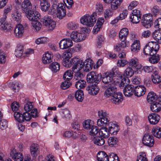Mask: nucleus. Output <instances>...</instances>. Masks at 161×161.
Wrapping results in <instances>:
<instances>
[{"mask_svg":"<svg viewBox=\"0 0 161 161\" xmlns=\"http://www.w3.org/2000/svg\"><path fill=\"white\" fill-rule=\"evenodd\" d=\"M107 3H111V8L112 9L116 10L120 6L123 0H103Z\"/></svg>","mask_w":161,"mask_h":161,"instance_id":"obj_22","label":"nucleus"},{"mask_svg":"<svg viewBox=\"0 0 161 161\" xmlns=\"http://www.w3.org/2000/svg\"><path fill=\"white\" fill-rule=\"evenodd\" d=\"M114 74L113 73L107 72L103 76L102 80L105 84L108 83L109 85H112L111 83L113 80V77Z\"/></svg>","mask_w":161,"mask_h":161,"instance_id":"obj_18","label":"nucleus"},{"mask_svg":"<svg viewBox=\"0 0 161 161\" xmlns=\"http://www.w3.org/2000/svg\"><path fill=\"white\" fill-rule=\"evenodd\" d=\"M30 152L31 156L36 157L39 153L38 147L37 144H32L30 147Z\"/></svg>","mask_w":161,"mask_h":161,"instance_id":"obj_39","label":"nucleus"},{"mask_svg":"<svg viewBox=\"0 0 161 161\" xmlns=\"http://www.w3.org/2000/svg\"><path fill=\"white\" fill-rule=\"evenodd\" d=\"M98 84H91L86 88L88 93L91 95H95L97 94L99 90V87L97 86Z\"/></svg>","mask_w":161,"mask_h":161,"instance_id":"obj_15","label":"nucleus"},{"mask_svg":"<svg viewBox=\"0 0 161 161\" xmlns=\"http://www.w3.org/2000/svg\"><path fill=\"white\" fill-rule=\"evenodd\" d=\"M140 48V42L138 40H135L131 46V51L135 53L138 52Z\"/></svg>","mask_w":161,"mask_h":161,"instance_id":"obj_31","label":"nucleus"},{"mask_svg":"<svg viewBox=\"0 0 161 161\" xmlns=\"http://www.w3.org/2000/svg\"><path fill=\"white\" fill-rule=\"evenodd\" d=\"M108 145L111 147H116L118 143V139L114 136L110 137L108 139Z\"/></svg>","mask_w":161,"mask_h":161,"instance_id":"obj_41","label":"nucleus"},{"mask_svg":"<svg viewBox=\"0 0 161 161\" xmlns=\"http://www.w3.org/2000/svg\"><path fill=\"white\" fill-rule=\"evenodd\" d=\"M151 57L149 58V62L153 64H156L160 60V58L158 55L156 53L152 55H150Z\"/></svg>","mask_w":161,"mask_h":161,"instance_id":"obj_48","label":"nucleus"},{"mask_svg":"<svg viewBox=\"0 0 161 161\" xmlns=\"http://www.w3.org/2000/svg\"><path fill=\"white\" fill-rule=\"evenodd\" d=\"M73 73L71 70H68L64 75L63 78L65 80L69 81L73 77Z\"/></svg>","mask_w":161,"mask_h":161,"instance_id":"obj_55","label":"nucleus"},{"mask_svg":"<svg viewBox=\"0 0 161 161\" xmlns=\"http://www.w3.org/2000/svg\"><path fill=\"white\" fill-rule=\"evenodd\" d=\"M60 68V65L57 62H53L50 65L49 68L54 72H57L59 70Z\"/></svg>","mask_w":161,"mask_h":161,"instance_id":"obj_47","label":"nucleus"},{"mask_svg":"<svg viewBox=\"0 0 161 161\" xmlns=\"http://www.w3.org/2000/svg\"><path fill=\"white\" fill-rule=\"evenodd\" d=\"M98 115L99 118L97 121V125L98 126H105L108 125L109 121V114L105 111L100 110L98 112Z\"/></svg>","mask_w":161,"mask_h":161,"instance_id":"obj_2","label":"nucleus"},{"mask_svg":"<svg viewBox=\"0 0 161 161\" xmlns=\"http://www.w3.org/2000/svg\"><path fill=\"white\" fill-rule=\"evenodd\" d=\"M141 16L142 13L140 11L136 9L132 11L130 19L133 23L137 24L140 21Z\"/></svg>","mask_w":161,"mask_h":161,"instance_id":"obj_9","label":"nucleus"},{"mask_svg":"<svg viewBox=\"0 0 161 161\" xmlns=\"http://www.w3.org/2000/svg\"><path fill=\"white\" fill-rule=\"evenodd\" d=\"M153 137L148 133L145 134L142 138V143L145 145L151 147L154 143Z\"/></svg>","mask_w":161,"mask_h":161,"instance_id":"obj_8","label":"nucleus"},{"mask_svg":"<svg viewBox=\"0 0 161 161\" xmlns=\"http://www.w3.org/2000/svg\"><path fill=\"white\" fill-rule=\"evenodd\" d=\"M150 108L153 112H158L161 110V103L157 101L151 104Z\"/></svg>","mask_w":161,"mask_h":161,"instance_id":"obj_34","label":"nucleus"},{"mask_svg":"<svg viewBox=\"0 0 161 161\" xmlns=\"http://www.w3.org/2000/svg\"><path fill=\"white\" fill-rule=\"evenodd\" d=\"M10 84L11 86V88L13 90L14 92L18 91L19 90V84L16 82H13L10 83Z\"/></svg>","mask_w":161,"mask_h":161,"instance_id":"obj_61","label":"nucleus"},{"mask_svg":"<svg viewBox=\"0 0 161 161\" xmlns=\"http://www.w3.org/2000/svg\"><path fill=\"white\" fill-rule=\"evenodd\" d=\"M76 99L79 102H82L84 98L83 91L81 90H77L75 93Z\"/></svg>","mask_w":161,"mask_h":161,"instance_id":"obj_43","label":"nucleus"},{"mask_svg":"<svg viewBox=\"0 0 161 161\" xmlns=\"http://www.w3.org/2000/svg\"><path fill=\"white\" fill-rule=\"evenodd\" d=\"M14 117L15 119L19 122L21 123L24 122L23 114L19 112H14Z\"/></svg>","mask_w":161,"mask_h":161,"instance_id":"obj_54","label":"nucleus"},{"mask_svg":"<svg viewBox=\"0 0 161 161\" xmlns=\"http://www.w3.org/2000/svg\"><path fill=\"white\" fill-rule=\"evenodd\" d=\"M108 125V126L110 133L113 135H116L119 130V126L113 122H109Z\"/></svg>","mask_w":161,"mask_h":161,"instance_id":"obj_19","label":"nucleus"},{"mask_svg":"<svg viewBox=\"0 0 161 161\" xmlns=\"http://www.w3.org/2000/svg\"><path fill=\"white\" fill-rule=\"evenodd\" d=\"M40 5L41 9L44 12L48 10L50 6V3L46 0H41Z\"/></svg>","mask_w":161,"mask_h":161,"instance_id":"obj_35","label":"nucleus"},{"mask_svg":"<svg viewBox=\"0 0 161 161\" xmlns=\"http://www.w3.org/2000/svg\"><path fill=\"white\" fill-rule=\"evenodd\" d=\"M136 161H148L145 153L144 152L140 153L137 156Z\"/></svg>","mask_w":161,"mask_h":161,"instance_id":"obj_56","label":"nucleus"},{"mask_svg":"<svg viewBox=\"0 0 161 161\" xmlns=\"http://www.w3.org/2000/svg\"><path fill=\"white\" fill-rule=\"evenodd\" d=\"M146 92V88L144 86H138L135 87L134 94L137 97H139L143 95Z\"/></svg>","mask_w":161,"mask_h":161,"instance_id":"obj_26","label":"nucleus"},{"mask_svg":"<svg viewBox=\"0 0 161 161\" xmlns=\"http://www.w3.org/2000/svg\"><path fill=\"white\" fill-rule=\"evenodd\" d=\"M23 52V47L21 45H18L15 50L14 54L17 57H20Z\"/></svg>","mask_w":161,"mask_h":161,"instance_id":"obj_46","label":"nucleus"},{"mask_svg":"<svg viewBox=\"0 0 161 161\" xmlns=\"http://www.w3.org/2000/svg\"><path fill=\"white\" fill-rule=\"evenodd\" d=\"M73 43L72 40L69 38H64L59 43L60 48L62 49H66L71 47Z\"/></svg>","mask_w":161,"mask_h":161,"instance_id":"obj_12","label":"nucleus"},{"mask_svg":"<svg viewBox=\"0 0 161 161\" xmlns=\"http://www.w3.org/2000/svg\"><path fill=\"white\" fill-rule=\"evenodd\" d=\"M160 119V116L156 114H152L148 116V119L149 122L153 125L157 124Z\"/></svg>","mask_w":161,"mask_h":161,"instance_id":"obj_25","label":"nucleus"},{"mask_svg":"<svg viewBox=\"0 0 161 161\" xmlns=\"http://www.w3.org/2000/svg\"><path fill=\"white\" fill-rule=\"evenodd\" d=\"M96 46L97 48H100L102 46L103 42L104 40V37L102 35H100L97 37Z\"/></svg>","mask_w":161,"mask_h":161,"instance_id":"obj_58","label":"nucleus"},{"mask_svg":"<svg viewBox=\"0 0 161 161\" xmlns=\"http://www.w3.org/2000/svg\"><path fill=\"white\" fill-rule=\"evenodd\" d=\"M27 17L31 21L38 20L40 15L39 13L33 10H31L25 13Z\"/></svg>","mask_w":161,"mask_h":161,"instance_id":"obj_11","label":"nucleus"},{"mask_svg":"<svg viewBox=\"0 0 161 161\" xmlns=\"http://www.w3.org/2000/svg\"><path fill=\"white\" fill-rule=\"evenodd\" d=\"M24 32V28L21 24L17 25L14 30V34L16 37L20 38L22 37Z\"/></svg>","mask_w":161,"mask_h":161,"instance_id":"obj_24","label":"nucleus"},{"mask_svg":"<svg viewBox=\"0 0 161 161\" xmlns=\"http://www.w3.org/2000/svg\"><path fill=\"white\" fill-rule=\"evenodd\" d=\"M157 98L158 97L156 94L153 92H151L148 93L147 97V100L149 103L152 104L157 102Z\"/></svg>","mask_w":161,"mask_h":161,"instance_id":"obj_29","label":"nucleus"},{"mask_svg":"<svg viewBox=\"0 0 161 161\" xmlns=\"http://www.w3.org/2000/svg\"><path fill=\"white\" fill-rule=\"evenodd\" d=\"M98 133L99 136L103 138H108L109 136V130L106 127H102L99 130Z\"/></svg>","mask_w":161,"mask_h":161,"instance_id":"obj_30","label":"nucleus"},{"mask_svg":"<svg viewBox=\"0 0 161 161\" xmlns=\"http://www.w3.org/2000/svg\"><path fill=\"white\" fill-rule=\"evenodd\" d=\"M153 16L151 14H147L143 15L142 19V25L146 28H149L153 24Z\"/></svg>","mask_w":161,"mask_h":161,"instance_id":"obj_7","label":"nucleus"},{"mask_svg":"<svg viewBox=\"0 0 161 161\" xmlns=\"http://www.w3.org/2000/svg\"><path fill=\"white\" fill-rule=\"evenodd\" d=\"M97 14V13L94 12L91 15L88 14L85 15L80 18V23L89 27L92 26L96 22Z\"/></svg>","mask_w":161,"mask_h":161,"instance_id":"obj_1","label":"nucleus"},{"mask_svg":"<svg viewBox=\"0 0 161 161\" xmlns=\"http://www.w3.org/2000/svg\"><path fill=\"white\" fill-rule=\"evenodd\" d=\"M32 5L29 0H25L22 3L21 8L22 11L25 13L31 10Z\"/></svg>","mask_w":161,"mask_h":161,"instance_id":"obj_27","label":"nucleus"},{"mask_svg":"<svg viewBox=\"0 0 161 161\" xmlns=\"http://www.w3.org/2000/svg\"><path fill=\"white\" fill-rule=\"evenodd\" d=\"M152 36L157 42L161 44V31H155L152 33Z\"/></svg>","mask_w":161,"mask_h":161,"instance_id":"obj_37","label":"nucleus"},{"mask_svg":"<svg viewBox=\"0 0 161 161\" xmlns=\"http://www.w3.org/2000/svg\"><path fill=\"white\" fill-rule=\"evenodd\" d=\"M116 92V88L112 85H108L107 88L105 90L104 95L107 97H111Z\"/></svg>","mask_w":161,"mask_h":161,"instance_id":"obj_20","label":"nucleus"},{"mask_svg":"<svg viewBox=\"0 0 161 161\" xmlns=\"http://www.w3.org/2000/svg\"><path fill=\"white\" fill-rule=\"evenodd\" d=\"M97 158L98 161H108L109 156L106 153L103 151L99 152L97 154Z\"/></svg>","mask_w":161,"mask_h":161,"instance_id":"obj_28","label":"nucleus"},{"mask_svg":"<svg viewBox=\"0 0 161 161\" xmlns=\"http://www.w3.org/2000/svg\"><path fill=\"white\" fill-rule=\"evenodd\" d=\"M111 97V102L115 104H120L123 100L122 94L120 92H116Z\"/></svg>","mask_w":161,"mask_h":161,"instance_id":"obj_14","label":"nucleus"},{"mask_svg":"<svg viewBox=\"0 0 161 161\" xmlns=\"http://www.w3.org/2000/svg\"><path fill=\"white\" fill-rule=\"evenodd\" d=\"M12 17L13 19L17 22H19L21 19V13L17 10V8L12 11Z\"/></svg>","mask_w":161,"mask_h":161,"instance_id":"obj_38","label":"nucleus"},{"mask_svg":"<svg viewBox=\"0 0 161 161\" xmlns=\"http://www.w3.org/2000/svg\"><path fill=\"white\" fill-rule=\"evenodd\" d=\"M53 56L51 52H47L44 54L42 57V63L45 64H49L53 61Z\"/></svg>","mask_w":161,"mask_h":161,"instance_id":"obj_21","label":"nucleus"},{"mask_svg":"<svg viewBox=\"0 0 161 161\" xmlns=\"http://www.w3.org/2000/svg\"><path fill=\"white\" fill-rule=\"evenodd\" d=\"M129 67L137 70L142 68V66L139 64L138 60L136 58H133L128 62Z\"/></svg>","mask_w":161,"mask_h":161,"instance_id":"obj_13","label":"nucleus"},{"mask_svg":"<svg viewBox=\"0 0 161 161\" xmlns=\"http://www.w3.org/2000/svg\"><path fill=\"white\" fill-rule=\"evenodd\" d=\"M158 43L156 42H151L148 43L149 45H151L150 46L153 50V53L156 54L157 53V51L158 50L159 48V45Z\"/></svg>","mask_w":161,"mask_h":161,"instance_id":"obj_50","label":"nucleus"},{"mask_svg":"<svg viewBox=\"0 0 161 161\" xmlns=\"http://www.w3.org/2000/svg\"><path fill=\"white\" fill-rule=\"evenodd\" d=\"M151 46L148 43L143 48V53L145 55L150 56L155 54L153 53V50L150 47Z\"/></svg>","mask_w":161,"mask_h":161,"instance_id":"obj_36","label":"nucleus"},{"mask_svg":"<svg viewBox=\"0 0 161 161\" xmlns=\"http://www.w3.org/2000/svg\"><path fill=\"white\" fill-rule=\"evenodd\" d=\"M69 59L64 58L63 61V64L64 66L67 68L71 67L72 65L77 64L78 60H79V57L78 56L74 57L71 59L70 61Z\"/></svg>","mask_w":161,"mask_h":161,"instance_id":"obj_17","label":"nucleus"},{"mask_svg":"<svg viewBox=\"0 0 161 161\" xmlns=\"http://www.w3.org/2000/svg\"><path fill=\"white\" fill-rule=\"evenodd\" d=\"M108 161H119V159L117 154L112 153L109 156Z\"/></svg>","mask_w":161,"mask_h":161,"instance_id":"obj_63","label":"nucleus"},{"mask_svg":"<svg viewBox=\"0 0 161 161\" xmlns=\"http://www.w3.org/2000/svg\"><path fill=\"white\" fill-rule=\"evenodd\" d=\"M152 133L154 136L158 138L161 137V128L159 127H158L153 129Z\"/></svg>","mask_w":161,"mask_h":161,"instance_id":"obj_51","label":"nucleus"},{"mask_svg":"<svg viewBox=\"0 0 161 161\" xmlns=\"http://www.w3.org/2000/svg\"><path fill=\"white\" fill-rule=\"evenodd\" d=\"M41 21L49 30H52L55 28L56 24L51 16L46 15L41 19Z\"/></svg>","mask_w":161,"mask_h":161,"instance_id":"obj_3","label":"nucleus"},{"mask_svg":"<svg viewBox=\"0 0 161 161\" xmlns=\"http://www.w3.org/2000/svg\"><path fill=\"white\" fill-rule=\"evenodd\" d=\"M129 31L126 28L121 29L119 33V38L121 41H125L126 37L128 34Z\"/></svg>","mask_w":161,"mask_h":161,"instance_id":"obj_32","label":"nucleus"},{"mask_svg":"<svg viewBox=\"0 0 161 161\" xmlns=\"http://www.w3.org/2000/svg\"><path fill=\"white\" fill-rule=\"evenodd\" d=\"M70 37L71 39L75 42H79L85 39L86 36L77 31L72 32Z\"/></svg>","mask_w":161,"mask_h":161,"instance_id":"obj_10","label":"nucleus"},{"mask_svg":"<svg viewBox=\"0 0 161 161\" xmlns=\"http://www.w3.org/2000/svg\"><path fill=\"white\" fill-rule=\"evenodd\" d=\"M83 125L84 128L88 130L93 126L92 121L90 119L85 120L83 123Z\"/></svg>","mask_w":161,"mask_h":161,"instance_id":"obj_45","label":"nucleus"},{"mask_svg":"<svg viewBox=\"0 0 161 161\" xmlns=\"http://www.w3.org/2000/svg\"><path fill=\"white\" fill-rule=\"evenodd\" d=\"M152 80L153 82L155 84H158L161 80V77L157 71L152 75Z\"/></svg>","mask_w":161,"mask_h":161,"instance_id":"obj_44","label":"nucleus"},{"mask_svg":"<svg viewBox=\"0 0 161 161\" xmlns=\"http://www.w3.org/2000/svg\"><path fill=\"white\" fill-rule=\"evenodd\" d=\"M119 75H120L119 77L122 79V80L119 85V86L121 88L124 86L125 87L126 86L129 85V83L130 81L129 79L127 78H124L122 79V74L121 72L119 73Z\"/></svg>","mask_w":161,"mask_h":161,"instance_id":"obj_42","label":"nucleus"},{"mask_svg":"<svg viewBox=\"0 0 161 161\" xmlns=\"http://www.w3.org/2000/svg\"><path fill=\"white\" fill-rule=\"evenodd\" d=\"M32 26L36 30L39 31L41 28V24L38 20L32 21Z\"/></svg>","mask_w":161,"mask_h":161,"instance_id":"obj_62","label":"nucleus"},{"mask_svg":"<svg viewBox=\"0 0 161 161\" xmlns=\"http://www.w3.org/2000/svg\"><path fill=\"white\" fill-rule=\"evenodd\" d=\"M101 75L97 73L92 71L88 73L87 75V80L92 84H98L100 81Z\"/></svg>","mask_w":161,"mask_h":161,"instance_id":"obj_4","label":"nucleus"},{"mask_svg":"<svg viewBox=\"0 0 161 161\" xmlns=\"http://www.w3.org/2000/svg\"><path fill=\"white\" fill-rule=\"evenodd\" d=\"M134 87L131 85H129L125 87L123 89V92L125 95L127 97H130L134 92Z\"/></svg>","mask_w":161,"mask_h":161,"instance_id":"obj_23","label":"nucleus"},{"mask_svg":"<svg viewBox=\"0 0 161 161\" xmlns=\"http://www.w3.org/2000/svg\"><path fill=\"white\" fill-rule=\"evenodd\" d=\"M144 71L148 73L156 71V68L153 66H145L143 68Z\"/></svg>","mask_w":161,"mask_h":161,"instance_id":"obj_60","label":"nucleus"},{"mask_svg":"<svg viewBox=\"0 0 161 161\" xmlns=\"http://www.w3.org/2000/svg\"><path fill=\"white\" fill-rule=\"evenodd\" d=\"M13 27L10 24L8 23L7 22L4 23V25L1 27L2 30L5 32H10L12 31Z\"/></svg>","mask_w":161,"mask_h":161,"instance_id":"obj_53","label":"nucleus"},{"mask_svg":"<svg viewBox=\"0 0 161 161\" xmlns=\"http://www.w3.org/2000/svg\"><path fill=\"white\" fill-rule=\"evenodd\" d=\"M86 82L83 80H78L75 84V86L76 88L79 89L84 88L86 86Z\"/></svg>","mask_w":161,"mask_h":161,"instance_id":"obj_49","label":"nucleus"},{"mask_svg":"<svg viewBox=\"0 0 161 161\" xmlns=\"http://www.w3.org/2000/svg\"><path fill=\"white\" fill-rule=\"evenodd\" d=\"M34 104L33 102H28L24 105V109L26 112H30L33 108Z\"/></svg>","mask_w":161,"mask_h":161,"instance_id":"obj_59","label":"nucleus"},{"mask_svg":"<svg viewBox=\"0 0 161 161\" xmlns=\"http://www.w3.org/2000/svg\"><path fill=\"white\" fill-rule=\"evenodd\" d=\"M81 62H80L79 65H74L72 68V71L75 73L74 76V79L76 80H81V79L83 77V75L82 73V65Z\"/></svg>","mask_w":161,"mask_h":161,"instance_id":"obj_6","label":"nucleus"},{"mask_svg":"<svg viewBox=\"0 0 161 161\" xmlns=\"http://www.w3.org/2000/svg\"><path fill=\"white\" fill-rule=\"evenodd\" d=\"M133 69L129 67L127 68L124 73V75L126 76V78H127L132 76L134 74V71Z\"/></svg>","mask_w":161,"mask_h":161,"instance_id":"obj_52","label":"nucleus"},{"mask_svg":"<svg viewBox=\"0 0 161 161\" xmlns=\"http://www.w3.org/2000/svg\"><path fill=\"white\" fill-rule=\"evenodd\" d=\"M89 134L91 136H95L99 131L98 127L96 126H93L89 130Z\"/></svg>","mask_w":161,"mask_h":161,"instance_id":"obj_57","label":"nucleus"},{"mask_svg":"<svg viewBox=\"0 0 161 161\" xmlns=\"http://www.w3.org/2000/svg\"><path fill=\"white\" fill-rule=\"evenodd\" d=\"M127 43H128V42H127L126 41H121V43H117L114 46V50L118 52H120L122 49L127 46Z\"/></svg>","mask_w":161,"mask_h":161,"instance_id":"obj_33","label":"nucleus"},{"mask_svg":"<svg viewBox=\"0 0 161 161\" xmlns=\"http://www.w3.org/2000/svg\"><path fill=\"white\" fill-rule=\"evenodd\" d=\"M10 155L14 161H23L24 157L22 153L17 152L14 148L11 150Z\"/></svg>","mask_w":161,"mask_h":161,"instance_id":"obj_16","label":"nucleus"},{"mask_svg":"<svg viewBox=\"0 0 161 161\" xmlns=\"http://www.w3.org/2000/svg\"><path fill=\"white\" fill-rule=\"evenodd\" d=\"M80 62H82L81 64L82 65V69L83 68L84 71L86 72L90 71L93 66V61L90 58H88L84 62L82 60L80 59L79 57V60H78L77 63V66L79 65V63L80 62Z\"/></svg>","mask_w":161,"mask_h":161,"instance_id":"obj_5","label":"nucleus"},{"mask_svg":"<svg viewBox=\"0 0 161 161\" xmlns=\"http://www.w3.org/2000/svg\"><path fill=\"white\" fill-rule=\"evenodd\" d=\"M94 143L98 146H102L105 143V140L101 136L94 137L92 140Z\"/></svg>","mask_w":161,"mask_h":161,"instance_id":"obj_40","label":"nucleus"},{"mask_svg":"<svg viewBox=\"0 0 161 161\" xmlns=\"http://www.w3.org/2000/svg\"><path fill=\"white\" fill-rule=\"evenodd\" d=\"M63 116L67 119H69L71 117L70 111L68 109H64L62 112Z\"/></svg>","mask_w":161,"mask_h":161,"instance_id":"obj_64","label":"nucleus"}]
</instances>
